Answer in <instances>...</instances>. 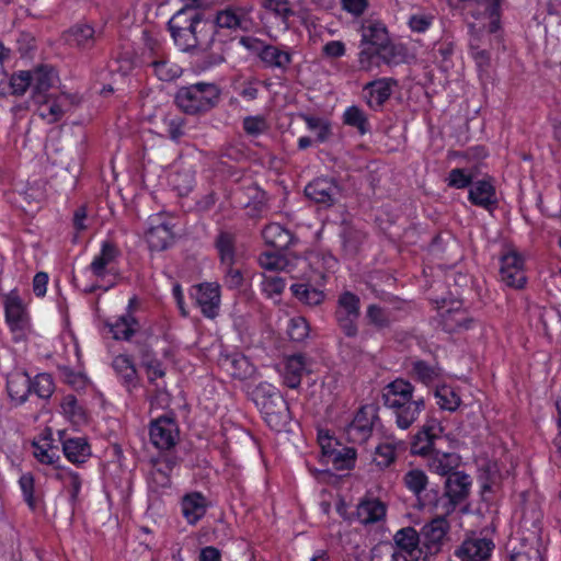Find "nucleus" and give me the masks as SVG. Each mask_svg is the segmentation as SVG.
<instances>
[{
  "label": "nucleus",
  "instance_id": "obj_8",
  "mask_svg": "<svg viewBox=\"0 0 561 561\" xmlns=\"http://www.w3.org/2000/svg\"><path fill=\"white\" fill-rule=\"evenodd\" d=\"M5 320L16 341L24 339L30 331V319L25 307L16 294L12 290L4 298Z\"/></svg>",
  "mask_w": 561,
  "mask_h": 561
},
{
  "label": "nucleus",
  "instance_id": "obj_5",
  "mask_svg": "<svg viewBox=\"0 0 561 561\" xmlns=\"http://www.w3.org/2000/svg\"><path fill=\"white\" fill-rule=\"evenodd\" d=\"M220 91L214 83L198 82L181 88L175 96L176 104L187 114H197L213 108Z\"/></svg>",
  "mask_w": 561,
  "mask_h": 561
},
{
  "label": "nucleus",
  "instance_id": "obj_42",
  "mask_svg": "<svg viewBox=\"0 0 561 561\" xmlns=\"http://www.w3.org/2000/svg\"><path fill=\"white\" fill-rule=\"evenodd\" d=\"M261 60L268 67L286 69L291 62V55L276 46L265 45L259 54Z\"/></svg>",
  "mask_w": 561,
  "mask_h": 561
},
{
  "label": "nucleus",
  "instance_id": "obj_35",
  "mask_svg": "<svg viewBox=\"0 0 561 561\" xmlns=\"http://www.w3.org/2000/svg\"><path fill=\"white\" fill-rule=\"evenodd\" d=\"M207 501L201 493H191L182 500V513L190 524L197 523L206 513Z\"/></svg>",
  "mask_w": 561,
  "mask_h": 561
},
{
  "label": "nucleus",
  "instance_id": "obj_39",
  "mask_svg": "<svg viewBox=\"0 0 561 561\" xmlns=\"http://www.w3.org/2000/svg\"><path fill=\"white\" fill-rule=\"evenodd\" d=\"M247 391L259 410L266 408L270 402L276 400V397H283L274 385L266 381H262L252 388L248 387Z\"/></svg>",
  "mask_w": 561,
  "mask_h": 561
},
{
  "label": "nucleus",
  "instance_id": "obj_64",
  "mask_svg": "<svg viewBox=\"0 0 561 561\" xmlns=\"http://www.w3.org/2000/svg\"><path fill=\"white\" fill-rule=\"evenodd\" d=\"M371 561H407V559L392 546L385 545L374 550Z\"/></svg>",
  "mask_w": 561,
  "mask_h": 561
},
{
  "label": "nucleus",
  "instance_id": "obj_51",
  "mask_svg": "<svg viewBox=\"0 0 561 561\" xmlns=\"http://www.w3.org/2000/svg\"><path fill=\"white\" fill-rule=\"evenodd\" d=\"M286 287V280L274 274H262L261 289L271 299L278 298Z\"/></svg>",
  "mask_w": 561,
  "mask_h": 561
},
{
  "label": "nucleus",
  "instance_id": "obj_6",
  "mask_svg": "<svg viewBox=\"0 0 561 561\" xmlns=\"http://www.w3.org/2000/svg\"><path fill=\"white\" fill-rule=\"evenodd\" d=\"M362 44L365 46L359 54L362 69L369 70L373 59L382 54L389 44V37L385 25L380 22H370L363 26Z\"/></svg>",
  "mask_w": 561,
  "mask_h": 561
},
{
  "label": "nucleus",
  "instance_id": "obj_34",
  "mask_svg": "<svg viewBox=\"0 0 561 561\" xmlns=\"http://www.w3.org/2000/svg\"><path fill=\"white\" fill-rule=\"evenodd\" d=\"M386 505L378 499L363 500L357 506V517L363 524H374L385 518Z\"/></svg>",
  "mask_w": 561,
  "mask_h": 561
},
{
  "label": "nucleus",
  "instance_id": "obj_62",
  "mask_svg": "<svg viewBox=\"0 0 561 561\" xmlns=\"http://www.w3.org/2000/svg\"><path fill=\"white\" fill-rule=\"evenodd\" d=\"M446 182L449 186L455 188H465L472 184V174L465 169H453Z\"/></svg>",
  "mask_w": 561,
  "mask_h": 561
},
{
  "label": "nucleus",
  "instance_id": "obj_56",
  "mask_svg": "<svg viewBox=\"0 0 561 561\" xmlns=\"http://www.w3.org/2000/svg\"><path fill=\"white\" fill-rule=\"evenodd\" d=\"M343 119L346 125L357 128L360 134L368 131L367 117L357 106L347 107L343 114Z\"/></svg>",
  "mask_w": 561,
  "mask_h": 561
},
{
  "label": "nucleus",
  "instance_id": "obj_13",
  "mask_svg": "<svg viewBox=\"0 0 561 561\" xmlns=\"http://www.w3.org/2000/svg\"><path fill=\"white\" fill-rule=\"evenodd\" d=\"M259 265L265 273L284 271L293 275L298 267H308L309 261L294 254L264 252L259 256Z\"/></svg>",
  "mask_w": 561,
  "mask_h": 561
},
{
  "label": "nucleus",
  "instance_id": "obj_22",
  "mask_svg": "<svg viewBox=\"0 0 561 561\" xmlns=\"http://www.w3.org/2000/svg\"><path fill=\"white\" fill-rule=\"evenodd\" d=\"M305 193L316 203L330 206L339 195V186L330 179L319 178L306 186Z\"/></svg>",
  "mask_w": 561,
  "mask_h": 561
},
{
  "label": "nucleus",
  "instance_id": "obj_12",
  "mask_svg": "<svg viewBox=\"0 0 561 561\" xmlns=\"http://www.w3.org/2000/svg\"><path fill=\"white\" fill-rule=\"evenodd\" d=\"M191 296L205 317L213 319L218 316L220 308V286L218 283L195 285L191 289Z\"/></svg>",
  "mask_w": 561,
  "mask_h": 561
},
{
  "label": "nucleus",
  "instance_id": "obj_23",
  "mask_svg": "<svg viewBox=\"0 0 561 561\" xmlns=\"http://www.w3.org/2000/svg\"><path fill=\"white\" fill-rule=\"evenodd\" d=\"M260 412L266 424L275 431L285 428L290 420L288 404L283 397H276L266 408H261Z\"/></svg>",
  "mask_w": 561,
  "mask_h": 561
},
{
  "label": "nucleus",
  "instance_id": "obj_1",
  "mask_svg": "<svg viewBox=\"0 0 561 561\" xmlns=\"http://www.w3.org/2000/svg\"><path fill=\"white\" fill-rule=\"evenodd\" d=\"M201 0H187L183 8L169 21V30L174 44L182 50H207L215 41V26L204 20L196 10Z\"/></svg>",
  "mask_w": 561,
  "mask_h": 561
},
{
  "label": "nucleus",
  "instance_id": "obj_17",
  "mask_svg": "<svg viewBox=\"0 0 561 561\" xmlns=\"http://www.w3.org/2000/svg\"><path fill=\"white\" fill-rule=\"evenodd\" d=\"M493 548L492 540L472 536L461 543L456 553L461 561H484L491 556Z\"/></svg>",
  "mask_w": 561,
  "mask_h": 561
},
{
  "label": "nucleus",
  "instance_id": "obj_26",
  "mask_svg": "<svg viewBox=\"0 0 561 561\" xmlns=\"http://www.w3.org/2000/svg\"><path fill=\"white\" fill-rule=\"evenodd\" d=\"M469 201L480 207L489 209L496 204V193L493 183L483 179L473 182L469 190Z\"/></svg>",
  "mask_w": 561,
  "mask_h": 561
},
{
  "label": "nucleus",
  "instance_id": "obj_15",
  "mask_svg": "<svg viewBox=\"0 0 561 561\" xmlns=\"http://www.w3.org/2000/svg\"><path fill=\"white\" fill-rule=\"evenodd\" d=\"M311 371V362L304 355L286 357L279 368L283 382L289 388H297L305 375Z\"/></svg>",
  "mask_w": 561,
  "mask_h": 561
},
{
  "label": "nucleus",
  "instance_id": "obj_41",
  "mask_svg": "<svg viewBox=\"0 0 561 561\" xmlns=\"http://www.w3.org/2000/svg\"><path fill=\"white\" fill-rule=\"evenodd\" d=\"M65 41L70 46L79 48L90 47L94 42V30L87 24L75 25L65 33Z\"/></svg>",
  "mask_w": 561,
  "mask_h": 561
},
{
  "label": "nucleus",
  "instance_id": "obj_21",
  "mask_svg": "<svg viewBox=\"0 0 561 561\" xmlns=\"http://www.w3.org/2000/svg\"><path fill=\"white\" fill-rule=\"evenodd\" d=\"M385 404L389 409L402 407L414 398V387L409 381L398 378L390 382L383 392Z\"/></svg>",
  "mask_w": 561,
  "mask_h": 561
},
{
  "label": "nucleus",
  "instance_id": "obj_14",
  "mask_svg": "<svg viewBox=\"0 0 561 561\" xmlns=\"http://www.w3.org/2000/svg\"><path fill=\"white\" fill-rule=\"evenodd\" d=\"M444 428L440 422L435 417L426 420L422 428L415 434L412 442L411 450L414 455L427 456L433 449V444L437 439Z\"/></svg>",
  "mask_w": 561,
  "mask_h": 561
},
{
  "label": "nucleus",
  "instance_id": "obj_63",
  "mask_svg": "<svg viewBox=\"0 0 561 561\" xmlns=\"http://www.w3.org/2000/svg\"><path fill=\"white\" fill-rule=\"evenodd\" d=\"M32 71L23 70L14 73L10 79V87L15 94H23L32 88Z\"/></svg>",
  "mask_w": 561,
  "mask_h": 561
},
{
  "label": "nucleus",
  "instance_id": "obj_43",
  "mask_svg": "<svg viewBox=\"0 0 561 561\" xmlns=\"http://www.w3.org/2000/svg\"><path fill=\"white\" fill-rule=\"evenodd\" d=\"M55 478L59 480L70 494V501L76 503L82 486V479L79 473L70 470L69 468L58 467Z\"/></svg>",
  "mask_w": 561,
  "mask_h": 561
},
{
  "label": "nucleus",
  "instance_id": "obj_24",
  "mask_svg": "<svg viewBox=\"0 0 561 561\" xmlns=\"http://www.w3.org/2000/svg\"><path fill=\"white\" fill-rule=\"evenodd\" d=\"M221 366L228 374L239 380H248L256 375L255 366L247 356L240 353H233L222 357Z\"/></svg>",
  "mask_w": 561,
  "mask_h": 561
},
{
  "label": "nucleus",
  "instance_id": "obj_9",
  "mask_svg": "<svg viewBox=\"0 0 561 561\" xmlns=\"http://www.w3.org/2000/svg\"><path fill=\"white\" fill-rule=\"evenodd\" d=\"M145 237L151 251L165 250L174 239L170 219L162 214L150 216Z\"/></svg>",
  "mask_w": 561,
  "mask_h": 561
},
{
  "label": "nucleus",
  "instance_id": "obj_4",
  "mask_svg": "<svg viewBox=\"0 0 561 561\" xmlns=\"http://www.w3.org/2000/svg\"><path fill=\"white\" fill-rule=\"evenodd\" d=\"M119 249L110 240L101 242L99 253H96L85 272L94 277L98 282V287L105 290L113 287L119 278L118 259Z\"/></svg>",
  "mask_w": 561,
  "mask_h": 561
},
{
  "label": "nucleus",
  "instance_id": "obj_44",
  "mask_svg": "<svg viewBox=\"0 0 561 561\" xmlns=\"http://www.w3.org/2000/svg\"><path fill=\"white\" fill-rule=\"evenodd\" d=\"M403 448L402 440L386 439L376 447L375 462L381 468L390 466L396 459L397 449Z\"/></svg>",
  "mask_w": 561,
  "mask_h": 561
},
{
  "label": "nucleus",
  "instance_id": "obj_18",
  "mask_svg": "<svg viewBox=\"0 0 561 561\" xmlns=\"http://www.w3.org/2000/svg\"><path fill=\"white\" fill-rule=\"evenodd\" d=\"M178 427L170 417H159L151 423L150 439L160 449L172 447L178 438Z\"/></svg>",
  "mask_w": 561,
  "mask_h": 561
},
{
  "label": "nucleus",
  "instance_id": "obj_61",
  "mask_svg": "<svg viewBox=\"0 0 561 561\" xmlns=\"http://www.w3.org/2000/svg\"><path fill=\"white\" fill-rule=\"evenodd\" d=\"M171 183L180 195L187 194L194 184V175L190 170L174 173Z\"/></svg>",
  "mask_w": 561,
  "mask_h": 561
},
{
  "label": "nucleus",
  "instance_id": "obj_11",
  "mask_svg": "<svg viewBox=\"0 0 561 561\" xmlns=\"http://www.w3.org/2000/svg\"><path fill=\"white\" fill-rule=\"evenodd\" d=\"M359 317V298L351 291L343 293L337 300L336 319L344 333L354 336Z\"/></svg>",
  "mask_w": 561,
  "mask_h": 561
},
{
  "label": "nucleus",
  "instance_id": "obj_10",
  "mask_svg": "<svg viewBox=\"0 0 561 561\" xmlns=\"http://www.w3.org/2000/svg\"><path fill=\"white\" fill-rule=\"evenodd\" d=\"M501 282L508 287L520 289L526 284L524 260L515 250H508L501 259Z\"/></svg>",
  "mask_w": 561,
  "mask_h": 561
},
{
  "label": "nucleus",
  "instance_id": "obj_36",
  "mask_svg": "<svg viewBox=\"0 0 561 561\" xmlns=\"http://www.w3.org/2000/svg\"><path fill=\"white\" fill-rule=\"evenodd\" d=\"M262 237L267 245L277 249H286L294 242L291 232L276 222L267 225L262 231Z\"/></svg>",
  "mask_w": 561,
  "mask_h": 561
},
{
  "label": "nucleus",
  "instance_id": "obj_28",
  "mask_svg": "<svg viewBox=\"0 0 561 561\" xmlns=\"http://www.w3.org/2000/svg\"><path fill=\"white\" fill-rule=\"evenodd\" d=\"M65 457L73 465L84 463L92 455L85 437L66 438L62 442Z\"/></svg>",
  "mask_w": 561,
  "mask_h": 561
},
{
  "label": "nucleus",
  "instance_id": "obj_48",
  "mask_svg": "<svg viewBox=\"0 0 561 561\" xmlns=\"http://www.w3.org/2000/svg\"><path fill=\"white\" fill-rule=\"evenodd\" d=\"M107 325L115 340H128L135 333L137 323L130 314H127Z\"/></svg>",
  "mask_w": 561,
  "mask_h": 561
},
{
  "label": "nucleus",
  "instance_id": "obj_20",
  "mask_svg": "<svg viewBox=\"0 0 561 561\" xmlns=\"http://www.w3.org/2000/svg\"><path fill=\"white\" fill-rule=\"evenodd\" d=\"M38 104V115L51 124L59 121L68 106L70 105V100L65 94H49L36 101Z\"/></svg>",
  "mask_w": 561,
  "mask_h": 561
},
{
  "label": "nucleus",
  "instance_id": "obj_33",
  "mask_svg": "<svg viewBox=\"0 0 561 561\" xmlns=\"http://www.w3.org/2000/svg\"><path fill=\"white\" fill-rule=\"evenodd\" d=\"M460 463V457L455 453L433 450L427 455V467L431 471L446 476Z\"/></svg>",
  "mask_w": 561,
  "mask_h": 561
},
{
  "label": "nucleus",
  "instance_id": "obj_29",
  "mask_svg": "<svg viewBox=\"0 0 561 561\" xmlns=\"http://www.w3.org/2000/svg\"><path fill=\"white\" fill-rule=\"evenodd\" d=\"M113 369L124 387L131 391L138 386L139 378L135 365L129 356L122 354L117 355L112 363Z\"/></svg>",
  "mask_w": 561,
  "mask_h": 561
},
{
  "label": "nucleus",
  "instance_id": "obj_30",
  "mask_svg": "<svg viewBox=\"0 0 561 561\" xmlns=\"http://www.w3.org/2000/svg\"><path fill=\"white\" fill-rule=\"evenodd\" d=\"M32 90L35 101L49 95L47 92L57 81V76L53 68L41 66L32 71Z\"/></svg>",
  "mask_w": 561,
  "mask_h": 561
},
{
  "label": "nucleus",
  "instance_id": "obj_53",
  "mask_svg": "<svg viewBox=\"0 0 561 561\" xmlns=\"http://www.w3.org/2000/svg\"><path fill=\"white\" fill-rule=\"evenodd\" d=\"M62 413L73 423L81 424L85 421L84 411L73 396H66L61 401Z\"/></svg>",
  "mask_w": 561,
  "mask_h": 561
},
{
  "label": "nucleus",
  "instance_id": "obj_38",
  "mask_svg": "<svg viewBox=\"0 0 561 561\" xmlns=\"http://www.w3.org/2000/svg\"><path fill=\"white\" fill-rule=\"evenodd\" d=\"M367 103L370 107L381 106L391 94V82L387 79H380L368 83L365 87Z\"/></svg>",
  "mask_w": 561,
  "mask_h": 561
},
{
  "label": "nucleus",
  "instance_id": "obj_49",
  "mask_svg": "<svg viewBox=\"0 0 561 561\" xmlns=\"http://www.w3.org/2000/svg\"><path fill=\"white\" fill-rule=\"evenodd\" d=\"M151 68L154 75L161 81H172L179 78L182 73V68L169 59L161 58L151 62Z\"/></svg>",
  "mask_w": 561,
  "mask_h": 561
},
{
  "label": "nucleus",
  "instance_id": "obj_59",
  "mask_svg": "<svg viewBox=\"0 0 561 561\" xmlns=\"http://www.w3.org/2000/svg\"><path fill=\"white\" fill-rule=\"evenodd\" d=\"M31 389L43 399L49 398L54 392V381L48 374H38L33 381H31Z\"/></svg>",
  "mask_w": 561,
  "mask_h": 561
},
{
  "label": "nucleus",
  "instance_id": "obj_58",
  "mask_svg": "<svg viewBox=\"0 0 561 561\" xmlns=\"http://www.w3.org/2000/svg\"><path fill=\"white\" fill-rule=\"evenodd\" d=\"M287 333L293 341L301 342L309 335V324L302 317H294L288 322Z\"/></svg>",
  "mask_w": 561,
  "mask_h": 561
},
{
  "label": "nucleus",
  "instance_id": "obj_46",
  "mask_svg": "<svg viewBox=\"0 0 561 561\" xmlns=\"http://www.w3.org/2000/svg\"><path fill=\"white\" fill-rule=\"evenodd\" d=\"M510 561H543L541 550L537 542L522 541L514 547Z\"/></svg>",
  "mask_w": 561,
  "mask_h": 561
},
{
  "label": "nucleus",
  "instance_id": "obj_50",
  "mask_svg": "<svg viewBox=\"0 0 561 561\" xmlns=\"http://www.w3.org/2000/svg\"><path fill=\"white\" fill-rule=\"evenodd\" d=\"M411 373L417 380L426 386L438 381L440 377V370L437 367L431 366L422 360L413 363Z\"/></svg>",
  "mask_w": 561,
  "mask_h": 561
},
{
  "label": "nucleus",
  "instance_id": "obj_7",
  "mask_svg": "<svg viewBox=\"0 0 561 561\" xmlns=\"http://www.w3.org/2000/svg\"><path fill=\"white\" fill-rule=\"evenodd\" d=\"M294 10L287 0H265L261 21L271 37H277L289 28V18Z\"/></svg>",
  "mask_w": 561,
  "mask_h": 561
},
{
  "label": "nucleus",
  "instance_id": "obj_27",
  "mask_svg": "<svg viewBox=\"0 0 561 561\" xmlns=\"http://www.w3.org/2000/svg\"><path fill=\"white\" fill-rule=\"evenodd\" d=\"M424 409L425 400L423 397L413 399L402 404V407L393 409L397 426L401 430H408L419 419Z\"/></svg>",
  "mask_w": 561,
  "mask_h": 561
},
{
  "label": "nucleus",
  "instance_id": "obj_54",
  "mask_svg": "<svg viewBox=\"0 0 561 561\" xmlns=\"http://www.w3.org/2000/svg\"><path fill=\"white\" fill-rule=\"evenodd\" d=\"M394 541L400 549L411 553L417 547L420 537L414 528L408 527L397 531Z\"/></svg>",
  "mask_w": 561,
  "mask_h": 561
},
{
  "label": "nucleus",
  "instance_id": "obj_57",
  "mask_svg": "<svg viewBox=\"0 0 561 561\" xmlns=\"http://www.w3.org/2000/svg\"><path fill=\"white\" fill-rule=\"evenodd\" d=\"M318 444L321 450L320 460L321 462L327 458L331 457L333 450L340 447L342 444L327 430H319L318 432Z\"/></svg>",
  "mask_w": 561,
  "mask_h": 561
},
{
  "label": "nucleus",
  "instance_id": "obj_25",
  "mask_svg": "<svg viewBox=\"0 0 561 561\" xmlns=\"http://www.w3.org/2000/svg\"><path fill=\"white\" fill-rule=\"evenodd\" d=\"M33 456L43 465L51 466L56 470L60 460L58 447L53 444L51 434L45 433L33 443Z\"/></svg>",
  "mask_w": 561,
  "mask_h": 561
},
{
  "label": "nucleus",
  "instance_id": "obj_45",
  "mask_svg": "<svg viewBox=\"0 0 561 561\" xmlns=\"http://www.w3.org/2000/svg\"><path fill=\"white\" fill-rule=\"evenodd\" d=\"M355 450L352 447L341 445L333 450L331 457H327L322 463L331 465L336 470L350 469L355 461Z\"/></svg>",
  "mask_w": 561,
  "mask_h": 561
},
{
  "label": "nucleus",
  "instance_id": "obj_31",
  "mask_svg": "<svg viewBox=\"0 0 561 561\" xmlns=\"http://www.w3.org/2000/svg\"><path fill=\"white\" fill-rule=\"evenodd\" d=\"M433 397L442 411L455 412L461 405V397L458 390L447 383H437L433 390Z\"/></svg>",
  "mask_w": 561,
  "mask_h": 561
},
{
  "label": "nucleus",
  "instance_id": "obj_16",
  "mask_svg": "<svg viewBox=\"0 0 561 561\" xmlns=\"http://www.w3.org/2000/svg\"><path fill=\"white\" fill-rule=\"evenodd\" d=\"M449 529L445 517L432 519L422 529L423 543L428 553L435 554L440 551Z\"/></svg>",
  "mask_w": 561,
  "mask_h": 561
},
{
  "label": "nucleus",
  "instance_id": "obj_47",
  "mask_svg": "<svg viewBox=\"0 0 561 561\" xmlns=\"http://www.w3.org/2000/svg\"><path fill=\"white\" fill-rule=\"evenodd\" d=\"M217 249L224 266L234 265L239 256L234 250L233 237L228 233H221L217 240Z\"/></svg>",
  "mask_w": 561,
  "mask_h": 561
},
{
  "label": "nucleus",
  "instance_id": "obj_3",
  "mask_svg": "<svg viewBox=\"0 0 561 561\" xmlns=\"http://www.w3.org/2000/svg\"><path fill=\"white\" fill-rule=\"evenodd\" d=\"M470 27L471 55L479 68L488 67L490 62V55L481 47V44L488 42L485 38L486 33L488 35L493 34L500 27L499 1L492 0L491 3L484 7V12H478L474 15V21L470 24Z\"/></svg>",
  "mask_w": 561,
  "mask_h": 561
},
{
  "label": "nucleus",
  "instance_id": "obj_32",
  "mask_svg": "<svg viewBox=\"0 0 561 561\" xmlns=\"http://www.w3.org/2000/svg\"><path fill=\"white\" fill-rule=\"evenodd\" d=\"M471 480L462 472H453L446 480V495L453 504L461 502L469 494Z\"/></svg>",
  "mask_w": 561,
  "mask_h": 561
},
{
  "label": "nucleus",
  "instance_id": "obj_19",
  "mask_svg": "<svg viewBox=\"0 0 561 561\" xmlns=\"http://www.w3.org/2000/svg\"><path fill=\"white\" fill-rule=\"evenodd\" d=\"M376 419L377 410L374 405L362 407L350 424L348 435L355 440H366L371 433Z\"/></svg>",
  "mask_w": 561,
  "mask_h": 561
},
{
  "label": "nucleus",
  "instance_id": "obj_40",
  "mask_svg": "<svg viewBox=\"0 0 561 561\" xmlns=\"http://www.w3.org/2000/svg\"><path fill=\"white\" fill-rule=\"evenodd\" d=\"M19 488L22 496L30 510L35 511L41 502V492L35 488V479L31 472H24L19 478Z\"/></svg>",
  "mask_w": 561,
  "mask_h": 561
},
{
  "label": "nucleus",
  "instance_id": "obj_52",
  "mask_svg": "<svg viewBox=\"0 0 561 561\" xmlns=\"http://www.w3.org/2000/svg\"><path fill=\"white\" fill-rule=\"evenodd\" d=\"M404 484L409 491L419 495L423 492L428 483L427 476L421 469L409 470L403 478Z\"/></svg>",
  "mask_w": 561,
  "mask_h": 561
},
{
  "label": "nucleus",
  "instance_id": "obj_2",
  "mask_svg": "<svg viewBox=\"0 0 561 561\" xmlns=\"http://www.w3.org/2000/svg\"><path fill=\"white\" fill-rule=\"evenodd\" d=\"M309 261L308 267H298L293 273L294 283L289 289L291 295L302 305L316 307L325 299V272L320 267L312 266L314 255L306 257Z\"/></svg>",
  "mask_w": 561,
  "mask_h": 561
},
{
  "label": "nucleus",
  "instance_id": "obj_60",
  "mask_svg": "<svg viewBox=\"0 0 561 561\" xmlns=\"http://www.w3.org/2000/svg\"><path fill=\"white\" fill-rule=\"evenodd\" d=\"M213 24L219 28L237 30L241 25V19L236 11L227 9L217 13Z\"/></svg>",
  "mask_w": 561,
  "mask_h": 561
},
{
  "label": "nucleus",
  "instance_id": "obj_37",
  "mask_svg": "<svg viewBox=\"0 0 561 561\" xmlns=\"http://www.w3.org/2000/svg\"><path fill=\"white\" fill-rule=\"evenodd\" d=\"M7 389L13 402L23 403L31 391V379L25 373H14L8 377Z\"/></svg>",
  "mask_w": 561,
  "mask_h": 561
},
{
  "label": "nucleus",
  "instance_id": "obj_55",
  "mask_svg": "<svg viewBox=\"0 0 561 561\" xmlns=\"http://www.w3.org/2000/svg\"><path fill=\"white\" fill-rule=\"evenodd\" d=\"M304 121L307 128L316 134L319 142H324L329 138L331 134V125L327 119L306 115L304 116Z\"/></svg>",
  "mask_w": 561,
  "mask_h": 561
}]
</instances>
